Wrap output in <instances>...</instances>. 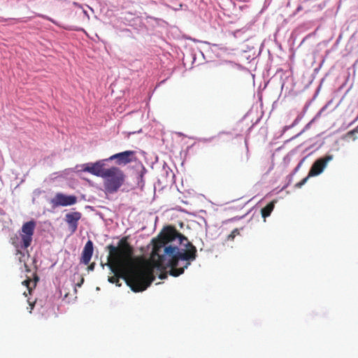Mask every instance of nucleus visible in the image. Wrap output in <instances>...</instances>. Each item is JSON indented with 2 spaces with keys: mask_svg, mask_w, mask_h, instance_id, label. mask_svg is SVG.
<instances>
[{
  "mask_svg": "<svg viewBox=\"0 0 358 358\" xmlns=\"http://www.w3.org/2000/svg\"><path fill=\"white\" fill-rule=\"evenodd\" d=\"M151 259L160 270L171 268L170 274L178 277L197 257L196 247L173 226L165 227L153 241Z\"/></svg>",
  "mask_w": 358,
  "mask_h": 358,
  "instance_id": "obj_1",
  "label": "nucleus"
},
{
  "mask_svg": "<svg viewBox=\"0 0 358 358\" xmlns=\"http://www.w3.org/2000/svg\"><path fill=\"white\" fill-rule=\"evenodd\" d=\"M108 264L114 275L108 281L120 286V278H122L135 292L145 290L155 280L152 269L148 265L138 264L133 258L134 249L128 242V237H123L117 246L108 245Z\"/></svg>",
  "mask_w": 358,
  "mask_h": 358,
  "instance_id": "obj_2",
  "label": "nucleus"
},
{
  "mask_svg": "<svg viewBox=\"0 0 358 358\" xmlns=\"http://www.w3.org/2000/svg\"><path fill=\"white\" fill-rule=\"evenodd\" d=\"M36 222L34 220L27 222L23 224L20 235L14 234L10 239V243L15 247L16 250V255H20V261L22 262L21 257L24 256L22 250H27L31 244Z\"/></svg>",
  "mask_w": 358,
  "mask_h": 358,
  "instance_id": "obj_3",
  "label": "nucleus"
},
{
  "mask_svg": "<svg viewBox=\"0 0 358 358\" xmlns=\"http://www.w3.org/2000/svg\"><path fill=\"white\" fill-rule=\"evenodd\" d=\"M102 178L105 190L108 193L113 194L124 184L126 176L120 168L112 166L106 169Z\"/></svg>",
  "mask_w": 358,
  "mask_h": 358,
  "instance_id": "obj_4",
  "label": "nucleus"
},
{
  "mask_svg": "<svg viewBox=\"0 0 358 358\" xmlns=\"http://www.w3.org/2000/svg\"><path fill=\"white\" fill-rule=\"evenodd\" d=\"M76 203L77 197L76 196L66 195L62 193H57L50 201V203L53 208L72 206Z\"/></svg>",
  "mask_w": 358,
  "mask_h": 358,
  "instance_id": "obj_5",
  "label": "nucleus"
},
{
  "mask_svg": "<svg viewBox=\"0 0 358 358\" xmlns=\"http://www.w3.org/2000/svg\"><path fill=\"white\" fill-rule=\"evenodd\" d=\"M333 158V155H328L317 159L313 164L309 171L308 176H316L320 175L324 171L328 162L331 161Z\"/></svg>",
  "mask_w": 358,
  "mask_h": 358,
  "instance_id": "obj_6",
  "label": "nucleus"
},
{
  "mask_svg": "<svg viewBox=\"0 0 358 358\" xmlns=\"http://www.w3.org/2000/svg\"><path fill=\"white\" fill-rule=\"evenodd\" d=\"M103 160H99L94 163H87L83 165V171L88 172L94 176L103 178L104 171L106 169H104Z\"/></svg>",
  "mask_w": 358,
  "mask_h": 358,
  "instance_id": "obj_7",
  "label": "nucleus"
},
{
  "mask_svg": "<svg viewBox=\"0 0 358 358\" xmlns=\"http://www.w3.org/2000/svg\"><path fill=\"white\" fill-rule=\"evenodd\" d=\"M135 151L127 150L122 152H119L110 156L108 160H116V163L118 165L127 164L134 161L135 159Z\"/></svg>",
  "mask_w": 358,
  "mask_h": 358,
  "instance_id": "obj_8",
  "label": "nucleus"
},
{
  "mask_svg": "<svg viewBox=\"0 0 358 358\" xmlns=\"http://www.w3.org/2000/svg\"><path fill=\"white\" fill-rule=\"evenodd\" d=\"M82 214L80 212H72L66 214L65 221L68 224L72 233H74L78 228V221L81 219Z\"/></svg>",
  "mask_w": 358,
  "mask_h": 358,
  "instance_id": "obj_9",
  "label": "nucleus"
},
{
  "mask_svg": "<svg viewBox=\"0 0 358 358\" xmlns=\"http://www.w3.org/2000/svg\"><path fill=\"white\" fill-rule=\"evenodd\" d=\"M93 243L91 240H89L85 245L81 255V262L85 265H87L93 255Z\"/></svg>",
  "mask_w": 358,
  "mask_h": 358,
  "instance_id": "obj_10",
  "label": "nucleus"
},
{
  "mask_svg": "<svg viewBox=\"0 0 358 358\" xmlns=\"http://www.w3.org/2000/svg\"><path fill=\"white\" fill-rule=\"evenodd\" d=\"M275 203V201H272L262 209V215L264 218H266L271 215L274 208Z\"/></svg>",
  "mask_w": 358,
  "mask_h": 358,
  "instance_id": "obj_11",
  "label": "nucleus"
},
{
  "mask_svg": "<svg viewBox=\"0 0 358 358\" xmlns=\"http://www.w3.org/2000/svg\"><path fill=\"white\" fill-rule=\"evenodd\" d=\"M239 230L238 229H234L228 236L227 239L232 241L237 235H239Z\"/></svg>",
  "mask_w": 358,
  "mask_h": 358,
  "instance_id": "obj_12",
  "label": "nucleus"
},
{
  "mask_svg": "<svg viewBox=\"0 0 358 358\" xmlns=\"http://www.w3.org/2000/svg\"><path fill=\"white\" fill-rule=\"evenodd\" d=\"M31 280L29 278V279L25 280H24V281H23V282H22V284H23L24 285H25V286L28 288L29 293L31 292V289H32V287H30V284H31Z\"/></svg>",
  "mask_w": 358,
  "mask_h": 358,
  "instance_id": "obj_13",
  "label": "nucleus"
},
{
  "mask_svg": "<svg viewBox=\"0 0 358 358\" xmlns=\"http://www.w3.org/2000/svg\"><path fill=\"white\" fill-rule=\"evenodd\" d=\"M310 176H308V175L305 178H303L302 180H301L299 182H298L296 186L297 187H302L306 182L307 180H308V178H310Z\"/></svg>",
  "mask_w": 358,
  "mask_h": 358,
  "instance_id": "obj_14",
  "label": "nucleus"
},
{
  "mask_svg": "<svg viewBox=\"0 0 358 358\" xmlns=\"http://www.w3.org/2000/svg\"><path fill=\"white\" fill-rule=\"evenodd\" d=\"M29 306H30V310H29V313H31V310H33V308H34V303H35V302L31 303V302L29 301Z\"/></svg>",
  "mask_w": 358,
  "mask_h": 358,
  "instance_id": "obj_15",
  "label": "nucleus"
},
{
  "mask_svg": "<svg viewBox=\"0 0 358 358\" xmlns=\"http://www.w3.org/2000/svg\"><path fill=\"white\" fill-rule=\"evenodd\" d=\"M94 265H95V264H94V263L91 264L88 266V269H89V270H90V271L94 270Z\"/></svg>",
  "mask_w": 358,
  "mask_h": 358,
  "instance_id": "obj_16",
  "label": "nucleus"
},
{
  "mask_svg": "<svg viewBox=\"0 0 358 358\" xmlns=\"http://www.w3.org/2000/svg\"><path fill=\"white\" fill-rule=\"evenodd\" d=\"M83 282H84V278H83L81 279V280H80V283H78V285H78V286H79V287H80V286H81V285H82V283H83Z\"/></svg>",
  "mask_w": 358,
  "mask_h": 358,
  "instance_id": "obj_17",
  "label": "nucleus"
},
{
  "mask_svg": "<svg viewBox=\"0 0 358 358\" xmlns=\"http://www.w3.org/2000/svg\"><path fill=\"white\" fill-rule=\"evenodd\" d=\"M36 282H34L33 283V286H34V287H36Z\"/></svg>",
  "mask_w": 358,
  "mask_h": 358,
  "instance_id": "obj_18",
  "label": "nucleus"
},
{
  "mask_svg": "<svg viewBox=\"0 0 358 358\" xmlns=\"http://www.w3.org/2000/svg\"><path fill=\"white\" fill-rule=\"evenodd\" d=\"M24 266H25V267H26V268H27V267H28V266H27V265L26 264H24ZM27 270L28 271V268H27Z\"/></svg>",
  "mask_w": 358,
  "mask_h": 358,
  "instance_id": "obj_19",
  "label": "nucleus"
}]
</instances>
